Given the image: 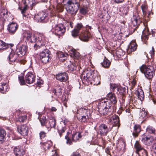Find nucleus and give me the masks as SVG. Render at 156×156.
Listing matches in <instances>:
<instances>
[{
  "mask_svg": "<svg viewBox=\"0 0 156 156\" xmlns=\"http://www.w3.org/2000/svg\"><path fill=\"white\" fill-rule=\"evenodd\" d=\"M107 98H104L100 100L98 104V111L101 115H106L111 113L112 103L115 104L117 100L115 94L109 93L107 95Z\"/></svg>",
  "mask_w": 156,
  "mask_h": 156,
  "instance_id": "1",
  "label": "nucleus"
},
{
  "mask_svg": "<svg viewBox=\"0 0 156 156\" xmlns=\"http://www.w3.org/2000/svg\"><path fill=\"white\" fill-rule=\"evenodd\" d=\"M89 112L88 108L86 106L79 108L77 112V118L79 120L82 122H87L90 117V113H88Z\"/></svg>",
  "mask_w": 156,
  "mask_h": 156,
  "instance_id": "2",
  "label": "nucleus"
},
{
  "mask_svg": "<svg viewBox=\"0 0 156 156\" xmlns=\"http://www.w3.org/2000/svg\"><path fill=\"white\" fill-rule=\"evenodd\" d=\"M140 71L144 73L145 77L148 79H151L154 75V67L150 65H142L140 68Z\"/></svg>",
  "mask_w": 156,
  "mask_h": 156,
  "instance_id": "3",
  "label": "nucleus"
},
{
  "mask_svg": "<svg viewBox=\"0 0 156 156\" xmlns=\"http://www.w3.org/2000/svg\"><path fill=\"white\" fill-rule=\"evenodd\" d=\"M52 27V32L58 37L64 35L66 31V27L62 24L53 25Z\"/></svg>",
  "mask_w": 156,
  "mask_h": 156,
  "instance_id": "4",
  "label": "nucleus"
},
{
  "mask_svg": "<svg viewBox=\"0 0 156 156\" xmlns=\"http://www.w3.org/2000/svg\"><path fill=\"white\" fill-rule=\"evenodd\" d=\"M19 79L21 85H24L25 82L27 83L30 84L33 83L35 80V77L34 75L31 73H28L25 76V81L24 80L23 76H19Z\"/></svg>",
  "mask_w": 156,
  "mask_h": 156,
  "instance_id": "5",
  "label": "nucleus"
},
{
  "mask_svg": "<svg viewBox=\"0 0 156 156\" xmlns=\"http://www.w3.org/2000/svg\"><path fill=\"white\" fill-rule=\"evenodd\" d=\"M111 129L112 128H108L105 124H102L99 126L98 132L101 136H105L111 130Z\"/></svg>",
  "mask_w": 156,
  "mask_h": 156,
  "instance_id": "6",
  "label": "nucleus"
},
{
  "mask_svg": "<svg viewBox=\"0 0 156 156\" xmlns=\"http://www.w3.org/2000/svg\"><path fill=\"white\" fill-rule=\"evenodd\" d=\"M80 5V4H76V5H66V9L68 13L71 15H75L77 12Z\"/></svg>",
  "mask_w": 156,
  "mask_h": 156,
  "instance_id": "7",
  "label": "nucleus"
},
{
  "mask_svg": "<svg viewBox=\"0 0 156 156\" xmlns=\"http://www.w3.org/2000/svg\"><path fill=\"white\" fill-rule=\"evenodd\" d=\"M75 63H72L70 61H68L65 63V66L66 68H68L69 70L72 71L76 69V65L77 66H79L78 67H79L81 68V65L79 63V62H77V61H75Z\"/></svg>",
  "mask_w": 156,
  "mask_h": 156,
  "instance_id": "8",
  "label": "nucleus"
},
{
  "mask_svg": "<svg viewBox=\"0 0 156 156\" xmlns=\"http://www.w3.org/2000/svg\"><path fill=\"white\" fill-rule=\"evenodd\" d=\"M9 16L8 14V11L6 9H2L0 10V24L2 25L4 24L5 21L7 19Z\"/></svg>",
  "mask_w": 156,
  "mask_h": 156,
  "instance_id": "9",
  "label": "nucleus"
},
{
  "mask_svg": "<svg viewBox=\"0 0 156 156\" xmlns=\"http://www.w3.org/2000/svg\"><path fill=\"white\" fill-rule=\"evenodd\" d=\"M45 37L44 35L42 34H40L38 37H37V41L34 46V48L35 50L38 49V47L40 48L44 44L45 42Z\"/></svg>",
  "mask_w": 156,
  "mask_h": 156,
  "instance_id": "10",
  "label": "nucleus"
},
{
  "mask_svg": "<svg viewBox=\"0 0 156 156\" xmlns=\"http://www.w3.org/2000/svg\"><path fill=\"white\" fill-rule=\"evenodd\" d=\"M48 14L45 12H39L36 16L35 17L37 19L38 21L43 23H46L48 21Z\"/></svg>",
  "mask_w": 156,
  "mask_h": 156,
  "instance_id": "11",
  "label": "nucleus"
},
{
  "mask_svg": "<svg viewBox=\"0 0 156 156\" xmlns=\"http://www.w3.org/2000/svg\"><path fill=\"white\" fill-rule=\"evenodd\" d=\"M142 141L146 145H150L152 144L153 138L152 136L147 135L146 133L144 134L142 136Z\"/></svg>",
  "mask_w": 156,
  "mask_h": 156,
  "instance_id": "12",
  "label": "nucleus"
},
{
  "mask_svg": "<svg viewBox=\"0 0 156 156\" xmlns=\"http://www.w3.org/2000/svg\"><path fill=\"white\" fill-rule=\"evenodd\" d=\"M18 132L24 136H27L28 133V127L26 125H23L17 128Z\"/></svg>",
  "mask_w": 156,
  "mask_h": 156,
  "instance_id": "13",
  "label": "nucleus"
},
{
  "mask_svg": "<svg viewBox=\"0 0 156 156\" xmlns=\"http://www.w3.org/2000/svg\"><path fill=\"white\" fill-rule=\"evenodd\" d=\"M56 78L61 82H66L68 78V76L67 73L64 72L56 75Z\"/></svg>",
  "mask_w": 156,
  "mask_h": 156,
  "instance_id": "14",
  "label": "nucleus"
},
{
  "mask_svg": "<svg viewBox=\"0 0 156 156\" xmlns=\"http://www.w3.org/2000/svg\"><path fill=\"white\" fill-rule=\"evenodd\" d=\"M90 33L89 31L82 32L79 36L80 39L82 41H87L90 36Z\"/></svg>",
  "mask_w": 156,
  "mask_h": 156,
  "instance_id": "15",
  "label": "nucleus"
},
{
  "mask_svg": "<svg viewBox=\"0 0 156 156\" xmlns=\"http://www.w3.org/2000/svg\"><path fill=\"white\" fill-rule=\"evenodd\" d=\"M150 34L148 29H146L143 31L141 38L145 44H147V41L148 39L149 36Z\"/></svg>",
  "mask_w": 156,
  "mask_h": 156,
  "instance_id": "16",
  "label": "nucleus"
},
{
  "mask_svg": "<svg viewBox=\"0 0 156 156\" xmlns=\"http://www.w3.org/2000/svg\"><path fill=\"white\" fill-rule=\"evenodd\" d=\"M13 151L16 156H23L25 154L24 150L19 146L15 147L13 149Z\"/></svg>",
  "mask_w": 156,
  "mask_h": 156,
  "instance_id": "17",
  "label": "nucleus"
},
{
  "mask_svg": "<svg viewBox=\"0 0 156 156\" xmlns=\"http://www.w3.org/2000/svg\"><path fill=\"white\" fill-rule=\"evenodd\" d=\"M70 55L71 57H73L74 59L78 60V61H80V54L79 52H77L75 50H73L71 51L70 53Z\"/></svg>",
  "mask_w": 156,
  "mask_h": 156,
  "instance_id": "18",
  "label": "nucleus"
},
{
  "mask_svg": "<svg viewBox=\"0 0 156 156\" xmlns=\"http://www.w3.org/2000/svg\"><path fill=\"white\" fill-rule=\"evenodd\" d=\"M109 121L110 122H112V123H113V125L117 126L118 127L119 126V117L117 115H113Z\"/></svg>",
  "mask_w": 156,
  "mask_h": 156,
  "instance_id": "19",
  "label": "nucleus"
},
{
  "mask_svg": "<svg viewBox=\"0 0 156 156\" xmlns=\"http://www.w3.org/2000/svg\"><path fill=\"white\" fill-rule=\"evenodd\" d=\"M137 47L136 43L134 41H133L128 45V50L129 52H133L136 51Z\"/></svg>",
  "mask_w": 156,
  "mask_h": 156,
  "instance_id": "20",
  "label": "nucleus"
},
{
  "mask_svg": "<svg viewBox=\"0 0 156 156\" xmlns=\"http://www.w3.org/2000/svg\"><path fill=\"white\" fill-rule=\"evenodd\" d=\"M49 126L47 127L48 131H50L51 129H55L56 125V120L54 118L52 117L49 119Z\"/></svg>",
  "mask_w": 156,
  "mask_h": 156,
  "instance_id": "21",
  "label": "nucleus"
},
{
  "mask_svg": "<svg viewBox=\"0 0 156 156\" xmlns=\"http://www.w3.org/2000/svg\"><path fill=\"white\" fill-rule=\"evenodd\" d=\"M63 124L61 123L59 125L58 129L59 135L61 137L62 136V134L64 133L66 129L65 122H62Z\"/></svg>",
  "mask_w": 156,
  "mask_h": 156,
  "instance_id": "22",
  "label": "nucleus"
},
{
  "mask_svg": "<svg viewBox=\"0 0 156 156\" xmlns=\"http://www.w3.org/2000/svg\"><path fill=\"white\" fill-rule=\"evenodd\" d=\"M18 28V25L16 22L10 23V34H13L16 32Z\"/></svg>",
  "mask_w": 156,
  "mask_h": 156,
  "instance_id": "23",
  "label": "nucleus"
},
{
  "mask_svg": "<svg viewBox=\"0 0 156 156\" xmlns=\"http://www.w3.org/2000/svg\"><path fill=\"white\" fill-rule=\"evenodd\" d=\"M17 53H19L18 55L21 54L22 55H24L27 51V47L25 45H22L19 48L16 49Z\"/></svg>",
  "mask_w": 156,
  "mask_h": 156,
  "instance_id": "24",
  "label": "nucleus"
},
{
  "mask_svg": "<svg viewBox=\"0 0 156 156\" xmlns=\"http://www.w3.org/2000/svg\"><path fill=\"white\" fill-rule=\"evenodd\" d=\"M84 71L85 74L86 75L87 79H88V81H91L93 80L94 73L92 71L86 69H85Z\"/></svg>",
  "mask_w": 156,
  "mask_h": 156,
  "instance_id": "25",
  "label": "nucleus"
},
{
  "mask_svg": "<svg viewBox=\"0 0 156 156\" xmlns=\"http://www.w3.org/2000/svg\"><path fill=\"white\" fill-rule=\"evenodd\" d=\"M6 133L5 130L0 128V144L3 143L5 140Z\"/></svg>",
  "mask_w": 156,
  "mask_h": 156,
  "instance_id": "26",
  "label": "nucleus"
},
{
  "mask_svg": "<svg viewBox=\"0 0 156 156\" xmlns=\"http://www.w3.org/2000/svg\"><path fill=\"white\" fill-rule=\"evenodd\" d=\"M57 54L59 60L62 61H64L66 60L68 56L67 54H64L63 52L61 51L58 52Z\"/></svg>",
  "mask_w": 156,
  "mask_h": 156,
  "instance_id": "27",
  "label": "nucleus"
},
{
  "mask_svg": "<svg viewBox=\"0 0 156 156\" xmlns=\"http://www.w3.org/2000/svg\"><path fill=\"white\" fill-rule=\"evenodd\" d=\"M82 137V135L80 133L76 132L72 136V141L74 142H76Z\"/></svg>",
  "mask_w": 156,
  "mask_h": 156,
  "instance_id": "28",
  "label": "nucleus"
},
{
  "mask_svg": "<svg viewBox=\"0 0 156 156\" xmlns=\"http://www.w3.org/2000/svg\"><path fill=\"white\" fill-rule=\"evenodd\" d=\"M140 131V126L139 125H135L134 126V131L133 133V135L136 137Z\"/></svg>",
  "mask_w": 156,
  "mask_h": 156,
  "instance_id": "29",
  "label": "nucleus"
},
{
  "mask_svg": "<svg viewBox=\"0 0 156 156\" xmlns=\"http://www.w3.org/2000/svg\"><path fill=\"white\" fill-rule=\"evenodd\" d=\"M135 94L141 101L144 99V95L143 91L141 89H139L138 90L136 91Z\"/></svg>",
  "mask_w": 156,
  "mask_h": 156,
  "instance_id": "30",
  "label": "nucleus"
},
{
  "mask_svg": "<svg viewBox=\"0 0 156 156\" xmlns=\"http://www.w3.org/2000/svg\"><path fill=\"white\" fill-rule=\"evenodd\" d=\"M41 144H42V145H43V148L45 151L49 150V148L52 145V143L51 140H48L47 142L41 143Z\"/></svg>",
  "mask_w": 156,
  "mask_h": 156,
  "instance_id": "31",
  "label": "nucleus"
},
{
  "mask_svg": "<svg viewBox=\"0 0 156 156\" xmlns=\"http://www.w3.org/2000/svg\"><path fill=\"white\" fill-rule=\"evenodd\" d=\"M50 52L47 49H44L39 54L40 58H43L47 56H49Z\"/></svg>",
  "mask_w": 156,
  "mask_h": 156,
  "instance_id": "32",
  "label": "nucleus"
},
{
  "mask_svg": "<svg viewBox=\"0 0 156 156\" xmlns=\"http://www.w3.org/2000/svg\"><path fill=\"white\" fill-rule=\"evenodd\" d=\"M134 147L136 149V152L138 154V152L143 149V147L138 141H136Z\"/></svg>",
  "mask_w": 156,
  "mask_h": 156,
  "instance_id": "33",
  "label": "nucleus"
},
{
  "mask_svg": "<svg viewBox=\"0 0 156 156\" xmlns=\"http://www.w3.org/2000/svg\"><path fill=\"white\" fill-rule=\"evenodd\" d=\"M110 62L107 59L104 60L103 62L101 63L102 66L105 68H108L110 65Z\"/></svg>",
  "mask_w": 156,
  "mask_h": 156,
  "instance_id": "34",
  "label": "nucleus"
},
{
  "mask_svg": "<svg viewBox=\"0 0 156 156\" xmlns=\"http://www.w3.org/2000/svg\"><path fill=\"white\" fill-rule=\"evenodd\" d=\"M133 23L134 24V26L136 25L137 27L139 25L140 20L139 19V17L136 16H134L132 19Z\"/></svg>",
  "mask_w": 156,
  "mask_h": 156,
  "instance_id": "35",
  "label": "nucleus"
},
{
  "mask_svg": "<svg viewBox=\"0 0 156 156\" xmlns=\"http://www.w3.org/2000/svg\"><path fill=\"white\" fill-rule=\"evenodd\" d=\"M8 45L3 41L0 40V51L8 48Z\"/></svg>",
  "mask_w": 156,
  "mask_h": 156,
  "instance_id": "36",
  "label": "nucleus"
},
{
  "mask_svg": "<svg viewBox=\"0 0 156 156\" xmlns=\"http://www.w3.org/2000/svg\"><path fill=\"white\" fill-rule=\"evenodd\" d=\"M32 34V33L29 31H26L23 33L24 37L28 40L30 39Z\"/></svg>",
  "mask_w": 156,
  "mask_h": 156,
  "instance_id": "37",
  "label": "nucleus"
},
{
  "mask_svg": "<svg viewBox=\"0 0 156 156\" xmlns=\"http://www.w3.org/2000/svg\"><path fill=\"white\" fill-rule=\"evenodd\" d=\"M14 46V44H10V49H11V51L10 52V57L11 56L14 57V56L16 55L15 51H16V48L15 47L14 48H13V46Z\"/></svg>",
  "mask_w": 156,
  "mask_h": 156,
  "instance_id": "38",
  "label": "nucleus"
},
{
  "mask_svg": "<svg viewBox=\"0 0 156 156\" xmlns=\"http://www.w3.org/2000/svg\"><path fill=\"white\" fill-rule=\"evenodd\" d=\"M147 132L151 134H154L155 132V129L152 127L149 126H147L146 129Z\"/></svg>",
  "mask_w": 156,
  "mask_h": 156,
  "instance_id": "39",
  "label": "nucleus"
},
{
  "mask_svg": "<svg viewBox=\"0 0 156 156\" xmlns=\"http://www.w3.org/2000/svg\"><path fill=\"white\" fill-rule=\"evenodd\" d=\"M67 3L66 5H72V4L76 5V4H80V2L78 3L76 0H66Z\"/></svg>",
  "mask_w": 156,
  "mask_h": 156,
  "instance_id": "40",
  "label": "nucleus"
},
{
  "mask_svg": "<svg viewBox=\"0 0 156 156\" xmlns=\"http://www.w3.org/2000/svg\"><path fill=\"white\" fill-rule=\"evenodd\" d=\"M37 37L35 35L32 34L30 39H29L28 41L32 43L36 42L37 41Z\"/></svg>",
  "mask_w": 156,
  "mask_h": 156,
  "instance_id": "41",
  "label": "nucleus"
},
{
  "mask_svg": "<svg viewBox=\"0 0 156 156\" xmlns=\"http://www.w3.org/2000/svg\"><path fill=\"white\" fill-rule=\"evenodd\" d=\"M40 121L42 126H44L45 125L46 123V117L43 116L40 119Z\"/></svg>",
  "mask_w": 156,
  "mask_h": 156,
  "instance_id": "42",
  "label": "nucleus"
},
{
  "mask_svg": "<svg viewBox=\"0 0 156 156\" xmlns=\"http://www.w3.org/2000/svg\"><path fill=\"white\" fill-rule=\"evenodd\" d=\"M40 59L42 62L46 64L49 62V59H51L49 58V56H47Z\"/></svg>",
  "mask_w": 156,
  "mask_h": 156,
  "instance_id": "43",
  "label": "nucleus"
},
{
  "mask_svg": "<svg viewBox=\"0 0 156 156\" xmlns=\"http://www.w3.org/2000/svg\"><path fill=\"white\" fill-rule=\"evenodd\" d=\"M78 30L74 28L72 31V35L73 37H75L78 36Z\"/></svg>",
  "mask_w": 156,
  "mask_h": 156,
  "instance_id": "44",
  "label": "nucleus"
},
{
  "mask_svg": "<svg viewBox=\"0 0 156 156\" xmlns=\"http://www.w3.org/2000/svg\"><path fill=\"white\" fill-rule=\"evenodd\" d=\"M87 12V9L85 8H81L80 9V12L83 14L84 15L86 14Z\"/></svg>",
  "mask_w": 156,
  "mask_h": 156,
  "instance_id": "45",
  "label": "nucleus"
},
{
  "mask_svg": "<svg viewBox=\"0 0 156 156\" xmlns=\"http://www.w3.org/2000/svg\"><path fill=\"white\" fill-rule=\"evenodd\" d=\"M85 72L84 70L83 72L82 73L81 76V78L82 79L83 81L86 80V81H88V79H87V77H86V75L85 74Z\"/></svg>",
  "mask_w": 156,
  "mask_h": 156,
  "instance_id": "46",
  "label": "nucleus"
},
{
  "mask_svg": "<svg viewBox=\"0 0 156 156\" xmlns=\"http://www.w3.org/2000/svg\"><path fill=\"white\" fill-rule=\"evenodd\" d=\"M27 119V116L26 115L20 117L19 118L18 120L20 122H23Z\"/></svg>",
  "mask_w": 156,
  "mask_h": 156,
  "instance_id": "47",
  "label": "nucleus"
},
{
  "mask_svg": "<svg viewBox=\"0 0 156 156\" xmlns=\"http://www.w3.org/2000/svg\"><path fill=\"white\" fill-rule=\"evenodd\" d=\"M83 26L82 24L81 23H78L77 25L76 26L75 29H76V30H78V31L80 30L82 28Z\"/></svg>",
  "mask_w": 156,
  "mask_h": 156,
  "instance_id": "48",
  "label": "nucleus"
},
{
  "mask_svg": "<svg viewBox=\"0 0 156 156\" xmlns=\"http://www.w3.org/2000/svg\"><path fill=\"white\" fill-rule=\"evenodd\" d=\"M65 139L66 140V143L67 144L71 145L72 144V142L71 140L69 138V137L67 136H66L65 137Z\"/></svg>",
  "mask_w": 156,
  "mask_h": 156,
  "instance_id": "49",
  "label": "nucleus"
},
{
  "mask_svg": "<svg viewBox=\"0 0 156 156\" xmlns=\"http://www.w3.org/2000/svg\"><path fill=\"white\" fill-rule=\"evenodd\" d=\"M39 135L41 139H42L45 136L46 133L44 131H41L39 133Z\"/></svg>",
  "mask_w": 156,
  "mask_h": 156,
  "instance_id": "50",
  "label": "nucleus"
},
{
  "mask_svg": "<svg viewBox=\"0 0 156 156\" xmlns=\"http://www.w3.org/2000/svg\"><path fill=\"white\" fill-rule=\"evenodd\" d=\"M155 50L153 47L151 48V50L150 51V54L152 58L154 56V54Z\"/></svg>",
  "mask_w": 156,
  "mask_h": 156,
  "instance_id": "51",
  "label": "nucleus"
},
{
  "mask_svg": "<svg viewBox=\"0 0 156 156\" xmlns=\"http://www.w3.org/2000/svg\"><path fill=\"white\" fill-rule=\"evenodd\" d=\"M9 90V88L8 86H7L6 84L5 83L4 86V88L3 90V92H4V94H5L6 92L8 91Z\"/></svg>",
  "mask_w": 156,
  "mask_h": 156,
  "instance_id": "52",
  "label": "nucleus"
},
{
  "mask_svg": "<svg viewBox=\"0 0 156 156\" xmlns=\"http://www.w3.org/2000/svg\"><path fill=\"white\" fill-rule=\"evenodd\" d=\"M5 84V83H3L0 85V91L3 94H4V92H3V90Z\"/></svg>",
  "mask_w": 156,
  "mask_h": 156,
  "instance_id": "53",
  "label": "nucleus"
},
{
  "mask_svg": "<svg viewBox=\"0 0 156 156\" xmlns=\"http://www.w3.org/2000/svg\"><path fill=\"white\" fill-rule=\"evenodd\" d=\"M66 0H57V3L59 4H62Z\"/></svg>",
  "mask_w": 156,
  "mask_h": 156,
  "instance_id": "54",
  "label": "nucleus"
},
{
  "mask_svg": "<svg viewBox=\"0 0 156 156\" xmlns=\"http://www.w3.org/2000/svg\"><path fill=\"white\" fill-rule=\"evenodd\" d=\"M72 156H80L79 153L77 152H74Z\"/></svg>",
  "mask_w": 156,
  "mask_h": 156,
  "instance_id": "55",
  "label": "nucleus"
},
{
  "mask_svg": "<svg viewBox=\"0 0 156 156\" xmlns=\"http://www.w3.org/2000/svg\"><path fill=\"white\" fill-rule=\"evenodd\" d=\"M136 83L135 81H133L131 82L132 88L133 89L136 85Z\"/></svg>",
  "mask_w": 156,
  "mask_h": 156,
  "instance_id": "56",
  "label": "nucleus"
},
{
  "mask_svg": "<svg viewBox=\"0 0 156 156\" xmlns=\"http://www.w3.org/2000/svg\"><path fill=\"white\" fill-rule=\"evenodd\" d=\"M58 88L59 89L58 91L57 92V95H60L61 94V91L60 89L61 88L60 87H59Z\"/></svg>",
  "mask_w": 156,
  "mask_h": 156,
  "instance_id": "57",
  "label": "nucleus"
},
{
  "mask_svg": "<svg viewBox=\"0 0 156 156\" xmlns=\"http://www.w3.org/2000/svg\"><path fill=\"white\" fill-rule=\"evenodd\" d=\"M115 2L117 3H122L123 2L124 0H115Z\"/></svg>",
  "mask_w": 156,
  "mask_h": 156,
  "instance_id": "58",
  "label": "nucleus"
},
{
  "mask_svg": "<svg viewBox=\"0 0 156 156\" xmlns=\"http://www.w3.org/2000/svg\"><path fill=\"white\" fill-rule=\"evenodd\" d=\"M153 147L154 152L156 154V143L154 144Z\"/></svg>",
  "mask_w": 156,
  "mask_h": 156,
  "instance_id": "59",
  "label": "nucleus"
},
{
  "mask_svg": "<svg viewBox=\"0 0 156 156\" xmlns=\"http://www.w3.org/2000/svg\"><path fill=\"white\" fill-rule=\"evenodd\" d=\"M144 153V156H147V152L145 150H143Z\"/></svg>",
  "mask_w": 156,
  "mask_h": 156,
  "instance_id": "60",
  "label": "nucleus"
},
{
  "mask_svg": "<svg viewBox=\"0 0 156 156\" xmlns=\"http://www.w3.org/2000/svg\"><path fill=\"white\" fill-rule=\"evenodd\" d=\"M51 110L52 111L55 112L57 110V109L55 107H52L51 108Z\"/></svg>",
  "mask_w": 156,
  "mask_h": 156,
  "instance_id": "61",
  "label": "nucleus"
},
{
  "mask_svg": "<svg viewBox=\"0 0 156 156\" xmlns=\"http://www.w3.org/2000/svg\"><path fill=\"white\" fill-rule=\"evenodd\" d=\"M3 75L2 73H0V81L2 80Z\"/></svg>",
  "mask_w": 156,
  "mask_h": 156,
  "instance_id": "62",
  "label": "nucleus"
},
{
  "mask_svg": "<svg viewBox=\"0 0 156 156\" xmlns=\"http://www.w3.org/2000/svg\"><path fill=\"white\" fill-rule=\"evenodd\" d=\"M53 93L54 94H55L56 95H57V90L56 89H54Z\"/></svg>",
  "mask_w": 156,
  "mask_h": 156,
  "instance_id": "63",
  "label": "nucleus"
},
{
  "mask_svg": "<svg viewBox=\"0 0 156 156\" xmlns=\"http://www.w3.org/2000/svg\"><path fill=\"white\" fill-rule=\"evenodd\" d=\"M21 13L23 14V16H25L24 14V13L25 11H24V10H23V9H21Z\"/></svg>",
  "mask_w": 156,
  "mask_h": 156,
  "instance_id": "64",
  "label": "nucleus"
}]
</instances>
